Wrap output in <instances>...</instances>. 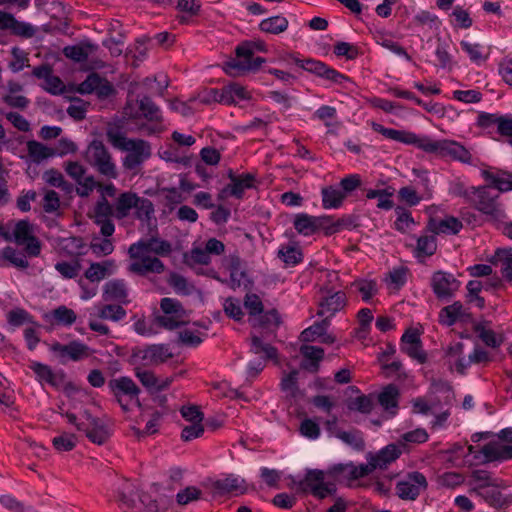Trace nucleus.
<instances>
[{
  "label": "nucleus",
  "mask_w": 512,
  "mask_h": 512,
  "mask_svg": "<svg viewBox=\"0 0 512 512\" xmlns=\"http://www.w3.org/2000/svg\"><path fill=\"white\" fill-rule=\"evenodd\" d=\"M372 128L387 139L403 144L413 145L426 153L441 157H450L464 164L475 165L474 157L462 144L448 139L433 140L429 136H419L413 132L386 128L379 123H373Z\"/></svg>",
  "instance_id": "f257e3e1"
},
{
  "label": "nucleus",
  "mask_w": 512,
  "mask_h": 512,
  "mask_svg": "<svg viewBox=\"0 0 512 512\" xmlns=\"http://www.w3.org/2000/svg\"><path fill=\"white\" fill-rule=\"evenodd\" d=\"M172 252V244L157 236L141 238L130 245L128 271L141 277L150 274H162L166 266L159 257H166Z\"/></svg>",
  "instance_id": "f03ea898"
},
{
  "label": "nucleus",
  "mask_w": 512,
  "mask_h": 512,
  "mask_svg": "<svg viewBox=\"0 0 512 512\" xmlns=\"http://www.w3.org/2000/svg\"><path fill=\"white\" fill-rule=\"evenodd\" d=\"M469 200L485 220L493 225L505 223L507 214L503 203L499 200V193L490 189V186L471 187Z\"/></svg>",
  "instance_id": "7ed1b4c3"
},
{
  "label": "nucleus",
  "mask_w": 512,
  "mask_h": 512,
  "mask_svg": "<svg viewBox=\"0 0 512 512\" xmlns=\"http://www.w3.org/2000/svg\"><path fill=\"white\" fill-rule=\"evenodd\" d=\"M66 420L95 444H104L110 436L106 424L101 419L92 417L88 411L66 413Z\"/></svg>",
  "instance_id": "20e7f679"
},
{
  "label": "nucleus",
  "mask_w": 512,
  "mask_h": 512,
  "mask_svg": "<svg viewBox=\"0 0 512 512\" xmlns=\"http://www.w3.org/2000/svg\"><path fill=\"white\" fill-rule=\"evenodd\" d=\"M77 92L81 95L95 94L97 99L104 101L116 95L114 85L97 72H90L86 79L79 84H66V93Z\"/></svg>",
  "instance_id": "39448f33"
},
{
  "label": "nucleus",
  "mask_w": 512,
  "mask_h": 512,
  "mask_svg": "<svg viewBox=\"0 0 512 512\" xmlns=\"http://www.w3.org/2000/svg\"><path fill=\"white\" fill-rule=\"evenodd\" d=\"M236 58H232L225 63L224 70L227 74L235 76L239 72L257 70L265 59L254 57L252 43L243 42L235 49Z\"/></svg>",
  "instance_id": "423d86ee"
},
{
  "label": "nucleus",
  "mask_w": 512,
  "mask_h": 512,
  "mask_svg": "<svg viewBox=\"0 0 512 512\" xmlns=\"http://www.w3.org/2000/svg\"><path fill=\"white\" fill-rule=\"evenodd\" d=\"M108 388L124 411H128L132 403L140 406V389L130 377L121 376L111 379L108 382Z\"/></svg>",
  "instance_id": "0eeeda50"
},
{
  "label": "nucleus",
  "mask_w": 512,
  "mask_h": 512,
  "mask_svg": "<svg viewBox=\"0 0 512 512\" xmlns=\"http://www.w3.org/2000/svg\"><path fill=\"white\" fill-rule=\"evenodd\" d=\"M86 158L98 172L108 178H116V166L111 155L101 141H93L87 148Z\"/></svg>",
  "instance_id": "6e6552de"
},
{
  "label": "nucleus",
  "mask_w": 512,
  "mask_h": 512,
  "mask_svg": "<svg viewBox=\"0 0 512 512\" xmlns=\"http://www.w3.org/2000/svg\"><path fill=\"white\" fill-rule=\"evenodd\" d=\"M115 217V207L107 199L98 198L90 218L100 227L102 236L111 237L115 232V224L112 218Z\"/></svg>",
  "instance_id": "1a4fd4ad"
},
{
  "label": "nucleus",
  "mask_w": 512,
  "mask_h": 512,
  "mask_svg": "<svg viewBox=\"0 0 512 512\" xmlns=\"http://www.w3.org/2000/svg\"><path fill=\"white\" fill-rule=\"evenodd\" d=\"M427 480L423 473L414 471L408 473L403 479L397 482L396 495L402 500L414 501L421 491L427 488Z\"/></svg>",
  "instance_id": "9d476101"
},
{
  "label": "nucleus",
  "mask_w": 512,
  "mask_h": 512,
  "mask_svg": "<svg viewBox=\"0 0 512 512\" xmlns=\"http://www.w3.org/2000/svg\"><path fill=\"white\" fill-rule=\"evenodd\" d=\"M13 240L17 245L25 246L24 249L28 256L36 257L41 252L40 242L33 234V226L26 219L19 220L15 224Z\"/></svg>",
  "instance_id": "9b49d317"
},
{
  "label": "nucleus",
  "mask_w": 512,
  "mask_h": 512,
  "mask_svg": "<svg viewBox=\"0 0 512 512\" xmlns=\"http://www.w3.org/2000/svg\"><path fill=\"white\" fill-rule=\"evenodd\" d=\"M430 285L435 296L440 299H450L459 290L461 282L452 273L438 270L431 276Z\"/></svg>",
  "instance_id": "f8f14e48"
},
{
  "label": "nucleus",
  "mask_w": 512,
  "mask_h": 512,
  "mask_svg": "<svg viewBox=\"0 0 512 512\" xmlns=\"http://www.w3.org/2000/svg\"><path fill=\"white\" fill-rule=\"evenodd\" d=\"M66 174L72 177L77 186L76 192L81 197H87L95 189L96 181L92 175L86 173V169L77 162H68Z\"/></svg>",
  "instance_id": "ddd939ff"
},
{
  "label": "nucleus",
  "mask_w": 512,
  "mask_h": 512,
  "mask_svg": "<svg viewBox=\"0 0 512 512\" xmlns=\"http://www.w3.org/2000/svg\"><path fill=\"white\" fill-rule=\"evenodd\" d=\"M0 30H9L12 35L25 39L34 37L37 31L30 23L18 21L12 14L1 10Z\"/></svg>",
  "instance_id": "4468645a"
},
{
  "label": "nucleus",
  "mask_w": 512,
  "mask_h": 512,
  "mask_svg": "<svg viewBox=\"0 0 512 512\" xmlns=\"http://www.w3.org/2000/svg\"><path fill=\"white\" fill-rule=\"evenodd\" d=\"M401 351L419 363H425L426 353L422 350V343L419 333L415 329H408L401 337Z\"/></svg>",
  "instance_id": "2eb2a0df"
},
{
  "label": "nucleus",
  "mask_w": 512,
  "mask_h": 512,
  "mask_svg": "<svg viewBox=\"0 0 512 512\" xmlns=\"http://www.w3.org/2000/svg\"><path fill=\"white\" fill-rule=\"evenodd\" d=\"M406 444L402 441L388 444L376 454L369 457V463L377 469H386L392 462L396 461L403 452Z\"/></svg>",
  "instance_id": "dca6fc26"
},
{
  "label": "nucleus",
  "mask_w": 512,
  "mask_h": 512,
  "mask_svg": "<svg viewBox=\"0 0 512 512\" xmlns=\"http://www.w3.org/2000/svg\"><path fill=\"white\" fill-rule=\"evenodd\" d=\"M135 357L141 359L145 365H157L172 357V353L165 344H153L139 349Z\"/></svg>",
  "instance_id": "f3484780"
},
{
  "label": "nucleus",
  "mask_w": 512,
  "mask_h": 512,
  "mask_svg": "<svg viewBox=\"0 0 512 512\" xmlns=\"http://www.w3.org/2000/svg\"><path fill=\"white\" fill-rule=\"evenodd\" d=\"M482 177L488 182L490 189L497 190V193L508 192L512 190V173L497 169L495 171L482 170Z\"/></svg>",
  "instance_id": "a211bd4d"
},
{
  "label": "nucleus",
  "mask_w": 512,
  "mask_h": 512,
  "mask_svg": "<svg viewBox=\"0 0 512 512\" xmlns=\"http://www.w3.org/2000/svg\"><path fill=\"white\" fill-rule=\"evenodd\" d=\"M347 303L346 294L343 291L334 292L324 297L319 303V316H326L330 320L337 312L342 310Z\"/></svg>",
  "instance_id": "6ab92c4d"
},
{
  "label": "nucleus",
  "mask_w": 512,
  "mask_h": 512,
  "mask_svg": "<svg viewBox=\"0 0 512 512\" xmlns=\"http://www.w3.org/2000/svg\"><path fill=\"white\" fill-rule=\"evenodd\" d=\"M228 177L231 180V183L227 185L224 192H229L231 196L237 199H241L243 197L246 189L253 187L255 180L252 174L247 173L241 176H236L232 170H229Z\"/></svg>",
  "instance_id": "aec40b11"
},
{
  "label": "nucleus",
  "mask_w": 512,
  "mask_h": 512,
  "mask_svg": "<svg viewBox=\"0 0 512 512\" xmlns=\"http://www.w3.org/2000/svg\"><path fill=\"white\" fill-rule=\"evenodd\" d=\"M212 488L216 493L221 495L232 492L243 494L246 491L244 479L234 475H229L224 479L214 481Z\"/></svg>",
  "instance_id": "412c9836"
},
{
  "label": "nucleus",
  "mask_w": 512,
  "mask_h": 512,
  "mask_svg": "<svg viewBox=\"0 0 512 512\" xmlns=\"http://www.w3.org/2000/svg\"><path fill=\"white\" fill-rule=\"evenodd\" d=\"M127 288L124 280L115 279L104 285L103 298L105 301L127 303Z\"/></svg>",
  "instance_id": "4be33fe9"
},
{
  "label": "nucleus",
  "mask_w": 512,
  "mask_h": 512,
  "mask_svg": "<svg viewBox=\"0 0 512 512\" xmlns=\"http://www.w3.org/2000/svg\"><path fill=\"white\" fill-rule=\"evenodd\" d=\"M29 368L36 374L41 383H47L51 387L59 388L62 383V376L57 375L52 369L45 364L32 361Z\"/></svg>",
  "instance_id": "5701e85b"
},
{
  "label": "nucleus",
  "mask_w": 512,
  "mask_h": 512,
  "mask_svg": "<svg viewBox=\"0 0 512 512\" xmlns=\"http://www.w3.org/2000/svg\"><path fill=\"white\" fill-rule=\"evenodd\" d=\"M375 469L377 468L372 467V465L369 462L368 464H360L359 466H355L352 463H348L335 465L332 469V472L335 475H347L350 476L352 479H359L368 476Z\"/></svg>",
  "instance_id": "b1692460"
},
{
  "label": "nucleus",
  "mask_w": 512,
  "mask_h": 512,
  "mask_svg": "<svg viewBox=\"0 0 512 512\" xmlns=\"http://www.w3.org/2000/svg\"><path fill=\"white\" fill-rule=\"evenodd\" d=\"M470 477L471 480L468 482L469 485L477 483V485L471 489V492H477L489 487L498 488L500 486L499 480L494 478L492 473L487 470L475 469L471 472Z\"/></svg>",
  "instance_id": "393cba45"
},
{
  "label": "nucleus",
  "mask_w": 512,
  "mask_h": 512,
  "mask_svg": "<svg viewBox=\"0 0 512 512\" xmlns=\"http://www.w3.org/2000/svg\"><path fill=\"white\" fill-rule=\"evenodd\" d=\"M487 462L512 459V445L488 443L481 449Z\"/></svg>",
  "instance_id": "a878e982"
},
{
  "label": "nucleus",
  "mask_w": 512,
  "mask_h": 512,
  "mask_svg": "<svg viewBox=\"0 0 512 512\" xmlns=\"http://www.w3.org/2000/svg\"><path fill=\"white\" fill-rule=\"evenodd\" d=\"M462 228V223L457 218L450 216L442 220L430 219L428 229L434 234H457Z\"/></svg>",
  "instance_id": "bb28decb"
},
{
  "label": "nucleus",
  "mask_w": 512,
  "mask_h": 512,
  "mask_svg": "<svg viewBox=\"0 0 512 512\" xmlns=\"http://www.w3.org/2000/svg\"><path fill=\"white\" fill-rule=\"evenodd\" d=\"M138 197L136 193L130 191L121 193L115 202V217L117 219L126 218L131 209L136 206Z\"/></svg>",
  "instance_id": "cd10ccee"
},
{
  "label": "nucleus",
  "mask_w": 512,
  "mask_h": 512,
  "mask_svg": "<svg viewBox=\"0 0 512 512\" xmlns=\"http://www.w3.org/2000/svg\"><path fill=\"white\" fill-rule=\"evenodd\" d=\"M300 352L306 361L303 362V368L316 372L319 368V362L324 357V350L320 347L303 345L300 348Z\"/></svg>",
  "instance_id": "c85d7f7f"
},
{
  "label": "nucleus",
  "mask_w": 512,
  "mask_h": 512,
  "mask_svg": "<svg viewBox=\"0 0 512 512\" xmlns=\"http://www.w3.org/2000/svg\"><path fill=\"white\" fill-rule=\"evenodd\" d=\"M322 206L325 209H338L345 200V192L335 186H327L322 188Z\"/></svg>",
  "instance_id": "c756f323"
},
{
  "label": "nucleus",
  "mask_w": 512,
  "mask_h": 512,
  "mask_svg": "<svg viewBox=\"0 0 512 512\" xmlns=\"http://www.w3.org/2000/svg\"><path fill=\"white\" fill-rule=\"evenodd\" d=\"M66 398L69 399V409L66 413L87 411L86 409H82V402L84 399H87V393L84 389L78 388L70 382H66Z\"/></svg>",
  "instance_id": "7c9ffc66"
},
{
  "label": "nucleus",
  "mask_w": 512,
  "mask_h": 512,
  "mask_svg": "<svg viewBox=\"0 0 512 512\" xmlns=\"http://www.w3.org/2000/svg\"><path fill=\"white\" fill-rule=\"evenodd\" d=\"M399 389L394 384H389L383 388L378 395L379 404L386 410L395 414L398 408Z\"/></svg>",
  "instance_id": "2f4dec72"
},
{
  "label": "nucleus",
  "mask_w": 512,
  "mask_h": 512,
  "mask_svg": "<svg viewBox=\"0 0 512 512\" xmlns=\"http://www.w3.org/2000/svg\"><path fill=\"white\" fill-rule=\"evenodd\" d=\"M0 257V267H5V262H9L12 266L18 269H26L29 266V262L27 261L25 255L11 246H6L3 248L0 253Z\"/></svg>",
  "instance_id": "473e14b6"
},
{
  "label": "nucleus",
  "mask_w": 512,
  "mask_h": 512,
  "mask_svg": "<svg viewBox=\"0 0 512 512\" xmlns=\"http://www.w3.org/2000/svg\"><path fill=\"white\" fill-rule=\"evenodd\" d=\"M277 256L282 260L286 266H296L303 261V253L299 246L296 244L282 245L277 253Z\"/></svg>",
  "instance_id": "72a5a7b5"
},
{
  "label": "nucleus",
  "mask_w": 512,
  "mask_h": 512,
  "mask_svg": "<svg viewBox=\"0 0 512 512\" xmlns=\"http://www.w3.org/2000/svg\"><path fill=\"white\" fill-rule=\"evenodd\" d=\"M139 110L143 117L149 122H163L160 108L148 96L142 97L138 101Z\"/></svg>",
  "instance_id": "f704fd0d"
},
{
  "label": "nucleus",
  "mask_w": 512,
  "mask_h": 512,
  "mask_svg": "<svg viewBox=\"0 0 512 512\" xmlns=\"http://www.w3.org/2000/svg\"><path fill=\"white\" fill-rule=\"evenodd\" d=\"M293 225L295 230L304 236H310L317 231L316 216H311L306 213L297 214Z\"/></svg>",
  "instance_id": "c9c22d12"
},
{
  "label": "nucleus",
  "mask_w": 512,
  "mask_h": 512,
  "mask_svg": "<svg viewBox=\"0 0 512 512\" xmlns=\"http://www.w3.org/2000/svg\"><path fill=\"white\" fill-rule=\"evenodd\" d=\"M96 48L97 47L90 42H81L77 45L66 46V58L82 63L88 59L89 54Z\"/></svg>",
  "instance_id": "e433bc0d"
},
{
  "label": "nucleus",
  "mask_w": 512,
  "mask_h": 512,
  "mask_svg": "<svg viewBox=\"0 0 512 512\" xmlns=\"http://www.w3.org/2000/svg\"><path fill=\"white\" fill-rule=\"evenodd\" d=\"M336 437L356 451L362 452L365 449V440L360 430L338 431Z\"/></svg>",
  "instance_id": "4c0bfd02"
},
{
  "label": "nucleus",
  "mask_w": 512,
  "mask_h": 512,
  "mask_svg": "<svg viewBox=\"0 0 512 512\" xmlns=\"http://www.w3.org/2000/svg\"><path fill=\"white\" fill-rule=\"evenodd\" d=\"M463 315V305L456 301L451 305L445 306L439 312V322L446 326L454 325Z\"/></svg>",
  "instance_id": "58836bf2"
},
{
  "label": "nucleus",
  "mask_w": 512,
  "mask_h": 512,
  "mask_svg": "<svg viewBox=\"0 0 512 512\" xmlns=\"http://www.w3.org/2000/svg\"><path fill=\"white\" fill-rule=\"evenodd\" d=\"M176 9L179 12L176 19L181 24H188L193 17L199 15L201 5L198 2H177Z\"/></svg>",
  "instance_id": "ea45409f"
},
{
  "label": "nucleus",
  "mask_w": 512,
  "mask_h": 512,
  "mask_svg": "<svg viewBox=\"0 0 512 512\" xmlns=\"http://www.w3.org/2000/svg\"><path fill=\"white\" fill-rule=\"evenodd\" d=\"M27 150L29 157L35 163H40L44 159L55 155V150L53 148H49L35 140L27 142Z\"/></svg>",
  "instance_id": "a19ab883"
},
{
  "label": "nucleus",
  "mask_w": 512,
  "mask_h": 512,
  "mask_svg": "<svg viewBox=\"0 0 512 512\" xmlns=\"http://www.w3.org/2000/svg\"><path fill=\"white\" fill-rule=\"evenodd\" d=\"M259 28L262 32L277 35L288 28V20L283 16H272L262 20Z\"/></svg>",
  "instance_id": "79ce46f5"
},
{
  "label": "nucleus",
  "mask_w": 512,
  "mask_h": 512,
  "mask_svg": "<svg viewBox=\"0 0 512 512\" xmlns=\"http://www.w3.org/2000/svg\"><path fill=\"white\" fill-rule=\"evenodd\" d=\"M329 325L330 320L328 318L315 322L313 325L301 332L300 338L304 342H314L319 340L324 332L327 331Z\"/></svg>",
  "instance_id": "37998d69"
},
{
  "label": "nucleus",
  "mask_w": 512,
  "mask_h": 512,
  "mask_svg": "<svg viewBox=\"0 0 512 512\" xmlns=\"http://www.w3.org/2000/svg\"><path fill=\"white\" fill-rule=\"evenodd\" d=\"M224 87V98H227L226 105L236 104L239 101L250 98L249 92L238 83H230Z\"/></svg>",
  "instance_id": "c03bdc74"
},
{
  "label": "nucleus",
  "mask_w": 512,
  "mask_h": 512,
  "mask_svg": "<svg viewBox=\"0 0 512 512\" xmlns=\"http://www.w3.org/2000/svg\"><path fill=\"white\" fill-rule=\"evenodd\" d=\"M324 472L318 469L308 470L306 476L303 480H299L298 482L293 481L298 488L304 492L312 491L314 486L317 484H322L324 482Z\"/></svg>",
  "instance_id": "a18cd8bd"
},
{
  "label": "nucleus",
  "mask_w": 512,
  "mask_h": 512,
  "mask_svg": "<svg viewBox=\"0 0 512 512\" xmlns=\"http://www.w3.org/2000/svg\"><path fill=\"white\" fill-rule=\"evenodd\" d=\"M93 350L84 343L79 341H71L66 344V357L73 361H80L90 357Z\"/></svg>",
  "instance_id": "49530a36"
},
{
  "label": "nucleus",
  "mask_w": 512,
  "mask_h": 512,
  "mask_svg": "<svg viewBox=\"0 0 512 512\" xmlns=\"http://www.w3.org/2000/svg\"><path fill=\"white\" fill-rule=\"evenodd\" d=\"M312 73L337 84H341L343 81L348 80L347 76L338 72L334 68L327 66L321 61H318Z\"/></svg>",
  "instance_id": "de8ad7c7"
},
{
  "label": "nucleus",
  "mask_w": 512,
  "mask_h": 512,
  "mask_svg": "<svg viewBox=\"0 0 512 512\" xmlns=\"http://www.w3.org/2000/svg\"><path fill=\"white\" fill-rule=\"evenodd\" d=\"M134 209L135 217L141 222L150 223L151 219L154 217V205L148 198L138 197Z\"/></svg>",
  "instance_id": "09e8293b"
},
{
  "label": "nucleus",
  "mask_w": 512,
  "mask_h": 512,
  "mask_svg": "<svg viewBox=\"0 0 512 512\" xmlns=\"http://www.w3.org/2000/svg\"><path fill=\"white\" fill-rule=\"evenodd\" d=\"M66 100L70 102L66 113L76 121L83 120L86 117L89 103L78 97L68 98L66 96Z\"/></svg>",
  "instance_id": "8fccbe9b"
},
{
  "label": "nucleus",
  "mask_w": 512,
  "mask_h": 512,
  "mask_svg": "<svg viewBox=\"0 0 512 512\" xmlns=\"http://www.w3.org/2000/svg\"><path fill=\"white\" fill-rule=\"evenodd\" d=\"M91 250L97 256H107L114 251V243L110 237L94 236L91 241Z\"/></svg>",
  "instance_id": "3c124183"
},
{
  "label": "nucleus",
  "mask_w": 512,
  "mask_h": 512,
  "mask_svg": "<svg viewBox=\"0 0 512 512\" xmlns=\"http://www.w3.org/2000/svg\"><path fill=\"white\" fill-rule=\"evenodd\" d=\"M376 43L390 50L392 53L404 57L407 61H412V58L406 50L399 43L393 41L389 36L384 34L376 36Z\"/></svg>",
  "instance_id": "603ef678"
},
{
  "label": "nucleus",
  "mask_w": 512,
  "mask_h": 512,
  "mask_svg": "<svg viewBox=\"0 0 512 512\" xmlns=\"http://www.w3.org/2000/svg\"><path fill=\"white\" fill-rule=\"evenodd\" d=\"M280 324V317L275 309H271L267 312H262L254 319L253 326H259L265 329L271 327H278Z\"/></svg>",
  "instance_id": "864d4df0"
},
{
  "label": "nucleus",
  "mask_w": 512,
  "mask_h": 512,
  "mask_svg": "<svg viewBox=\"0 0 512 512\" xmlns=\"http://www.w3.org/2000/svg\"><path fill=\"white\" fill-rule=\"evenodd\" d=\"M348 408L363 414H369L374 408V399L371 395H361L349 402Z\"/></svg>",
  "instance_id": "5fc2aeb1"
},
{
  "label": "nucleus",
  "mask_w": 512,
  "mask_h": 512,
  "mask_svg": "<svg viewBox=\"0 0 512 512\" xmlns=\"http://www.w3.org/2000/svg\"><path fill=\"white\" fill-rule=\"evenodd\" d=\"M395 214L397 215V219L394 222V228L401 232L405 233L410 225L414 224V219L409 211H407L402 206H397L395 208Z\"/></svg>",
  "instance_id": "6e6d98bb"
},
{
  "label": "nucleus",
  "mask_w": 512,
  "mask_h": 512,
  "mask_svg": "<svg viewBox=\"0 0 512 512\" xmlns=\"http://www.w3.org/2000/svg\"><path fill=\"white\" fill-rule=\"evenodd\" d=\"M251 352L254 354L264 353L265 359H276L278 352L277 349L270 344H265L258 336H253L251 339Z\"/></svg>",
  "instance_id": "4d7b16f0"
},
{
  "label": "nucleus",
  "mask_w": 512,
  "mask_h": 512,
  "mask_svg": "<svg viewBox=\"0 0 512 512\" xmlns=\"http://www.w3.org/2000/svg\"><path fill=\"white\" fill-rule=\"evenodd\" d=\"M98 315L102 319L120 321L126 316V310L120 305L107 304L101 307Z\"/></svg>",
  "instance_id": "13d9d810"
},
{
  "label": "nucleus",
  "mask_w": 512,
  "mask_h": 512,
  "mask_svg": "<svg viewBox=\"0 0 512 512\" xmlns=\"http://www.w3.org/2000/svg\"><path fill=\"white\" fill-rule=\"evenodd\" d=\"M333 52L336 56L345 57L347 60H354L360 54L357 46L343 41H339L334 45Z\"/></svg>",
  "instance_id": "bf43d9fd"
},
{
  "label": "nucleus",
  "mask_w": 512,
  "mask_h": 512,
  "mask_svg": "<svg viewBox=\"0 0 512 512\" xmlns=\"http://www.w3.org/2000/svg\"><path fill=\"white\" fill-rule=\"evenodd\" d=\"M125 151L137 155L143 160L148 159L151 155L150 145L148 142L141 139L130 140Z\"/></svg>",
  "instance_id": "052dcab7"
},
{
  "label": "nucleus",
  "mask_w": 512,
  "mask_h": 512,
  "mask_svg": "<svg viewBox=\"0 0 512 512\" xmlns=\"http://www.w3.org/2000/svg\"><path fill=\"white\" fill-rule=\"evenodd\" d=\"M167 282L178 294L189 295L191 293V287L186 278L176 272L170 273Z\"/></svg>",
  "instance_id": "680f3d73"
},
{
  "label": "nucleus",
  "mask_w": 512,
  "mask_h": 512,
  "mask_svg": "<svg viewBox=\"0 0 512 512\" xmlns=\"http://www.w3.org/2000/svg\"><path fill=\"white\" fill-rule=\"evenodd\" d=\"M31 315L23 308H16L7 313V322L12 327H20L25 323L32 322Z\"/></svg>",
  "instance_id": "e2e57ef3"
},
{
  "label": "nucleus",
  "mask_w": 512,
  "mask_h": 512,
  "mask_svg": "<svg viewBox=\"0 0 512 512\" xmlns=\"http://www.w3.org/2000/svg\"><path fill=\"white\" fill-rule=\"evenodd\" d=\"M317 230H324L326 235H332L341 230V222H335L332 216H316Z\"/></svg>",
  "instance_id": "0e129e2a"
},
{
  "label": "nucleus",
  "mask_w": 512,
  "mask_h": 512,
  "mask_svg": "<svg viewBox=\"0 0 512 512\" xmlns=\"http://www.w3.org/2000/svg\"><path fill=\"white\" fill-rule=\"evenodd\" d=\"M464 481L465 477L458 472H445L438 477V484L450 489L462 485Z\"/></svg>",
  "instance_id": "69168bd1"
},
{
  "label": "nucleus",
  "mask_w": 512,
  "mask_h": 512,
  "mask_svg": "<svg viewBox=\"0 0 512 512\" xmlns=\"http://www.w3.org/2000/svg\"><path fill=\"white\" fill-rule=\"evenodd\" d=\"M437 244L433 235L421 236L417 240L418 255L431 256L436 252Z\"/></svg>",
  "instance_id": "338daca9"
},
{
  "label": "nucleus",
  "mask_w": 512,
  "mask_h": 512,
  "mask_svg": "<svg viewBox=\"0 0 512 512\" xmlns=\"http://www.w3.org/2000/svg\"><path fill=\"white\" fill-rule=\"evenodd\" d=\"M300 434L308 439L316 440L321 434L319 425L312 419H304L299 427Z\"/></svg>",
  "instance_id": "774afa93"
}]
</instances>
